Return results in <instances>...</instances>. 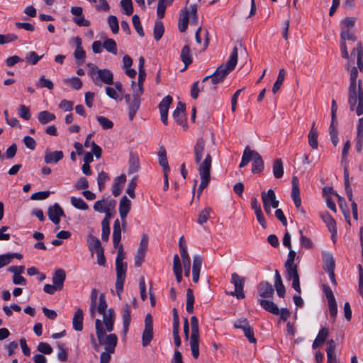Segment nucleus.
I'll use <instances>...</instances> for the list:
<instances>
[{"mask_svg": "<svg viewBox=\"0 0 363 363\" xmlns=\"http://www.w3.org/2000/svg\"><path fill=\"white\" fill-rule=\"evenodd\" d=\"M254 152H255V150H250L249 146H247L245 148V150L243 151L241 162L239 165L240 168L244 167L252 160V159L253 158Z\"/></svg>", "mask_w": 363, "mask_h": 363, "instance_id": "obj_43", "label": "nucleus"}, {"mask_svg": "<svg viewBox=\"0 0 363 363\" xmlns=\"http://www.w3.org/2000/svg\"><path fill=\"white\" fill-rule=\"evenodd\" d=\"M206 143L203 138H199L194 146V160L199 164L198 171L201 178V182L198 188V197L203 190L208 186L211 180V169L212 157L210 153L206 154L205 159L201 161L205 149Z\"/></svg>", "mask_w": 363, "mask_h": 363, "instance_id": "obj_1", "label": "nucleus"}, {"mask_svg": "<svg viewBox=\"0 0 363 363\" xmlns=\"http://www.w3.org/2000/svg\"><path fill=\"white\" fill-rule=\"evenodd\" d=\"M180 57L181 60L185 65L184 68L182 69V71H184L192 63V58L189 45H185L183 47L181 51Z\"/></svg>", "mask_w": 363, "mask_h": 363, "instance_id": "obj_35", "label": "nucleus"}, {"mask_svg": "<svg viewBox=\"0 0 363 363\" xmlns=\"http://www.w3.org/2000/svg\"><path fill=\"white\" fill-rule=\"evenodd\" d=\"M123 323L124 331L128 329L130 323V308L128 304H125L122 311Z\"/></svg>", "mask_w": 363, "mask_h": 363, "instance_id": "obj_48", "label": "nucleus"}, {"mask_svg": "<svg viewBox=\"0 0 363 363\" xmlns=\"http://www.w3.org/2000/svg\"><path fill=\"white\" fill-rule=\"evenodd\" d=\"M18 113L21 118L26 121L29 120L31 117L29 108L23 104L19 105Z\"/></svg>", "mask_w": 363, "mask_h": 363, "instance_id": "obj_64", "label": "nucleus"}, {"mask_svg": "<svg viewBox=\"0 0 363 363\" xmlns=\"http://www.w3.org/2000/svg\"><path fill=\"white\" fill-rule=\"evenodd\" d=\"M125 182L126 176L125 174H121V176L115 178L112 186V194L115 197L121 194L123 186Z\"/></svg>", "mask_w": 363, "mask_h": 363, "instance_id": "obj_27", "label": "nucleus"}, {"mask_svg": "<svg viewBox=\"0 0 363 363\" xmlns=\"http://www.w3.org/2000/svg\"><path fill=\"white\" fill-rule=\"evenodd\" d=\"M181 257H182V263H183V266H184V275L186 277H189L190 276V269H191L190 257L187 252L185 254H181Z\"/></svg>", "mask_w": 363, "mask_h": 363, "instance_id": "obj_59", "label": "nucleus"}, {"mask_svg": "<svg viewBox=\"0 0 363 363\" xmlns=\"http://www.w3.org/2000/svg\"><path fill=\"white\" fill-rule=\"evenodd\" d=\"M103 47L106 51L113 54H117V45L114 40L107 38L103 43Z\"/></svg>", "mask_w": 363, "mask_h": 363, "instance_id": "obj_57", "label": "nucleus"}, {"mask_svg": "<svg viewBox=\"0 0 363 363\" xmlns=\"http://www.w3.org/2000/svg\"><path fill=\"white\" fill-rule=\"evenodd\" d=\"M189 18L191 24L196 25L198 23L199 16L196 4H191L189 9L185 7L181 10L178 24L180 32L184 33L186 30Z\"/></svg>", "mask_w": 363, "mask_h": 363, "instance_id": "obj_5", "label": "nucleus"}, {"mask_svg": "<svg viewBox=\"0 0 363 363\" xmlns=\"http://www.w3.org/2000/svg\"><path fill=\"white\" fill-rule=\"evenodd\" d=\"M116 290L119 298H121V293L123 290V284L125 279V273L127 270L126 262H116Z\"/></svg>", "mask_w": 363, "mask_h": 363, "instance_id": "obj_9", "label": "nucleus"}, {"mask_svg": "<svg viewBox=\"0 0 363 363\" xmlns=\"http://www.w3.org/2000/svg\"><path fill=\"white\" fill-rule=\"evenodd\" d=\"M328 347L326 349L327 352V362L328 363H337L336 352H335V342H328Z\"/></svg>", "mask_w": 363, "mask_h": 363, "instance_id": "obj_38", "label": "nucleus"}, {"mask_svg": "<svg viewBox=\"0 0 363 363\" xmlns=\"http://www.w3.org/2000/svg\"><path fill=\"white\" fill-rule=\"evenodd\" d=\"M143 94H139L138 92L133 91V100L131 103L128 104V117L130 121H132L137 111H138L140 106V96Z\"/></svg>", "mask_w": 363, "mask_h": 363, "instance_id": "obj_20", "label": "nucleus"}, {"mask_svg": "<svg viewBox=\"0 0 363 363\" xmlns=\"http://www.w3.org/2000/svg\"><path fill=\"white\" fill-rule=\"evenodd\" d=\"M83 311L77 308L72 318L73 328L77 331H81L83 329Z\"/></svg>", "mask_w": 363, "mask_h": 363, "instance_id": "obj_29", "label": "nucleus"}, {"mask_svg": "<svg viewBox=\"0 0 363 363\" xmlns=\"http://www.w3.org/2000/svg\"><path fill=\"white\" fill-rule=\"evenodd\" d=\"M320 217L323 221L325 223L328 230L331 233L332 237L337 235L336 222L333 217L328 213L325 212L321 213Z\"/></svg>", "mask_w": 363, "mask_h": 363, "instance_id": "obj_25", "label": "nucleus"}, {"mask_svg": "<svg viewBox=\"0 0 363 363\" xmlns=\"http://www.w3.org/2000/svg\"><path fill=\"white\" fill-rule=\"evenodd\" d=\"M357 68L350 69V86L348 88L347 102L351 111H355L359 116L363 114V87L361 79L357 80Z\"/></svg>", "mask_w": 363, "mask_h": 363, "instance_id": "obj_2", "label": "nucleus"}, {"mask_svg": "<svg viewBox=\"0 0 363 363\" xmlns=\"http://www.w3.org/2000/svg\"><path fill=\"white\" fill-rule=\"evenodd\" d=\"M64 157L61 150L51 152L48 148L45 152L44 160L46 164H56Z\"/></svg>", "mask_w": 363, "mask_h": 363, "instance_id": "obj_23", "label": "nucleus"}, {"mask_svg": "<svg viewBox=\"0 0 363 363\" xmlns=\"http://www.w3.org/2000/svg\"><path fill=\"white\" fill-rule=\"evenodd\" d=\"M55 115L48 111H40L38 115V121L43 125L55 120Z\"/></svg>", "mask_w": 363, "mask_h": 363, "instance_id": "obj_46", "label": "nucleus"}, {"mask_svg": "<svg viewBox=\"0 0 363 363\" xmlns=\"http://www.w3.org/2000/svg\"><path fill=\"white\" fill-rule=\"evenodd\" d=\"M238 50L235 46L231 52L230 59L225 62L221 64L217 67L214 73L219 77L222 80L225 78L235 68L238 63Z\"/></svg>", "mask_w": 363, "mask_h": 363, "instance_id": "obj_7", "label": "nucleus"}, {"mask_svg": "<svg viewBox=\"0 0 363 363\" xmlns=\"http://www.w3.org/2000/svg\"><path fill=\"white\" fill-rule=\"evenodd\" d=\"M164 32V27L162 21L157 20L154 26V38L155 40H160Z\"/></svg>", "mask_w": 363, "mask_h": 363, "instance_id": "obj_54", "label": "nucleus"}, {"mask_svg": "<svg viewBox=\"0 0 363 363\" xmlns=\"http://www.w3.org/2000/svg\"><path fill=\"white\" fill-rule=\"evenodd\" d=\"M191 340H199V323L196 317L192 316L191 318Z\"/></svg>", "mask_w": 363, "mask_h": 363, "instance_id": "obj_56", "label": "nucleus"}, {"mask_svg": "<svg viewBox=\"0 0 363 363\" xmlns=\"http://www.w3.org/2000/svg\"><path fill=\"white\" fill-rule=\"evenodd\" d=\"M71 203L76 208L80 210H87L89 208L88 205L84 202V201L82 198H76L74 196H72L71 198Z\"/></svg>", "mask_w": 363, "mask_h": 363, "instance_id": "obj_63", "label": "nucleus"}, {"mask_svg": "<svg viewBox=\"0 0 363 363\" xmlns=\"http://www.w3.org/2000/svg\"><path fill=\"white\" fill-rule=\"evenodd\" d=\"M254 152H255V150H250L249 146H247L245 148V150L243 151L241 162L239 165L240 168L244 167L252 160V159L253 158Z\"/></svg>", "mask_w": 363, "mask_h": 363, "instance_id": "obj_45", "label": "nucleus"}, {"mask_svg": "<svg viewBox=\"0 0 363 363\" xmlns=\"http://www.w3.org/2000/svg\"><path fill=\"white\" fill-rule=\"evenodd\" d=\"M173 272L177 282H181L182 280V267L180 258L177 254H175L173 258Z\"/></svg>", "mask_w": 363, "mask_h": 363, "instance_id": "obj_32", "label": "nucleus"}, {"mask_svg": "<svg viewBox=\"0 0 363 363\" xmlns=\"http://www.w3.org/2000/svg\"><path fill=\"white\" fill-rule=\"evenodd\" d=\"M121 239V227L118 219H116L113 223V244L116 249L118 250L116 262H124L125 252L123 245L120 243Z\"/></svg>", "mask_w": 363, "mask_h": 363, "instance_id": "obj_8", "label": "nucleus"}, {"mask_svg": "<svg viewBox=\"0 0 363 363\" xmlns=\"http://www.w3.org/2000/svg\"><path fill=\"white\" fill-rule=\"evenodd\" d=\"M35 85L38 88H47L49 90H52L54 88L52 82L45 78L44 75H42L39 80L35 83Z\"/></svg>", "mask_w": 363, "mask_h": 363, "instance_id": "obj_58", "label": "nucleus"}, {"mask_svg": "<svg viewBox=\"0 0 363 363\" xmlns=\"http://www.w3.org/2000/svg\"><path fill=\"white\" fill-rule=\"evenodd\" d=\"M323 259L324 262L323 268L325 272L335 270V259L333 255L330 252L323 253Z\"/></svg>", "mask_w": 363, "mask_h": 363, "instance_id": "obj_34", "label": "nucleus"}, {"mask_svg": "<svg viewBox=\"0 0 363 363\" xmlns=\"http://www.w3.org/2000/svg\"><path fill=\"white\" fill-rule=\"evenodd\" d=\"M86 66L88 74L96 86H101V82L108 85L113 84V74L109 69H99L92 63H88Z\"/></svg>", "mask_w": 363, "mask_h": 363, "instance_id": "obj_4", "label": "nucleus"}, {"mask_svg": "<svg viewBox=\"0 0 363 363\" xmlns=\"http://www.w3.org/2000/svg\"><path fill=\"white\" fill-rule=\"evenodd\" d=\"M323 290L328 300L330 316L333 319H335L337 314V307L333 292L330 287L326 284L323 286Z\"/></svg>", "mask_w": 363, "mask_h": 363, "instance_id": "obj_12", "label": "nucleus"}, {"mask_svg": "<svg viewBox=\"0 0 363 363\" xmlns=\"http://www.w3.org/2000/svg\"><path fill=\"white\" fill-rule=\"evenodd\" d=\"M179 319L176 308L173 309V337L174 340H181L179 335Z\"/></svg>", "mask_w": 363, "mask_h": 363, "instance_id": "obj_51", "label": "nucleus"}, {"mask_svg": "<svg viewBox=\"0 0 363 363\" xmlns=\"http://www.w3.org/2000/svg\"><path fill=\"white\" fill-rule=\"evenodd\" d=\"M291 199H293L296 208L303 214L305 213L304 209L301 207V199L300 197V190L298 188V180L296 177H293L291 180Z\"/></svg>", "mask_w": 363, "mask_h": 363, "instance_id": "obj_14", "label": "nucleus"}, {"mask_svg": "<svg viewBox=\"0 0 363 363\" xmlns=\"http://www.w3.org/2000/svg\"><path fill=\"white\" fill-rule=\"evenodd\" d=\"M116 205V201L108 197L101 200L96 201L94 204V211L99 213H103L108 211V210H113Z\"/></svg>", "mask_w": 363, "mask_h": 363, "instance_id": "obj_15", "label": "nucleus"}, {"mask_svg": "<svg viewBox=\"0 0 363 363\" xmlns=\"http://www.w3.org/2000/svg\"><path fill=\"white\" fill-rule=\"evenodd\" d=\"M273 174L277 179L282 177L284 174V166L281 159H276L274 161Z\"/></svg>", "mask_w": 363, "mask_h": 363, "instance_id": "obj_50", "label": "nucleus"}, {"mask_svg": "<svg viewBox=\"0 0 363 363\" xmlns=\"http://www.w3.org/2000/svg\"><path fill=\"white\" fill-rule=\"evenodd\" d=\"M287 273V279L289 280H292V287L298 293H301V286L299 282V275L298 273V269L286 272Z\"/></svg>", "mask_w": 363, "mask_h": 363, "instance_id": "obj_36", "label": "nucleus"}, {"mask_svg": "<svg viewBox=\"0 0 363 363\" xmlns=\"http://www.w3.org/2000/svg\"><path fill=\"white\" fill-rule=\"evenodd\" d=\"M194 296L191 289L186 290V310L188 313L191 314L194 312Z\"/></svg>", "mask_w": 363, "mask_h": 363, "instance_id": "obj_53", "label": "nucleus"}, {"mask_svg": "<svg viewBox=\"0 0 363 363\" xmlns=\"http://www.w3.org/2000/svg\"><path fill=\"white\" fill-rule=\"evenodd\" d=\"M96 308L98 312L103 315V321L96 319L95 322L98 340H102L106 332H111L113 329L115 313L113 308H109L107 311V303L104 294H101L99 296Z\"/></svg>", "mask_w": 363, "mask_h": 363, "instance_id": "obj_3", "label": "nucleus"}, {"mask_svg": "<svg viewBox=\"0 0 363 363\" xmlns=\"http://www.w3.org/2000/svg\"><path fill=\"white\" fill-rule=\"evenodd\" d=\"M286 72L284 69H281L279 72V74L277 77V79L276 82H274L273 87H272V91L274 94L277 93L281 88L284 79H285Z\"/></svg>", "mask_w": 363, "mask_h": 363, "instance_id": "obj_55", "label": "nucleus"}, {"mask_svg": "<svg viewBox=\"0 0 363 363\" xmlns=\"http://www.w3.org/2000/svg\"><path fill=\"white\" fill-rule=\"evenodd\" d=\"M159 164L162 167L163 172H169L170 168L168 164L166 150L164 147H160L158 153Z\"/></svg>", "mask_w": 363, "mask_h": 363, "instance_id": "obj_40", "label": "nucleus"}, {"mask_svg": "<svg viewBox=\"0 0 363 363\" xmlns=\"http://www.w3.org/2000/svg\"><path fill=\"white\" fill-rule=\"evenodd\" d=\"M86 241L89 246V249L92 252L94 250L98 251L100 249H103L101 247V243L99 238L93 235L89 234L87 236Z\"/></svg>", "mask_w": 363, "mask_h": 363, "instance_id": "obj_39", "label": "nucleus"}, {"mask_svg": "<svg viewBox=\"0 0 363 363\" xmlns=\"http://www.w3.org/2000/svg\"><path fill=\"white\" fill-rule=\"evenodd\" d=\"M202 262L203 259L201 256L196 255L194 257L192 266V279L194 283H197L199 280Z\"/></svg>", "mask_w": 363, "mask_h": 363, "instance_id": "obj_24", "label": "nucleus"}, {"mask_svg": "<svg viewBox=\"0 0 363 363\" xmlns=\"http://www.w3.org/2000/svg\"><path fill=\"white\" fill-rule=\"evenodd\" d=\"M131 201L126 196H122L119 203V214L122 220V225L124 228L126 225L125 218L130 210Z\"/></svg>", "mask_w": 363, "mask_h": 363, "instance_id": "obj_19", "label": "nucleus"}, {"mask_svg": "<svg viewBox=\"0 0 363 363\" xmlns=\"http://www.w3.org/2000/svg\"><path fill=\"white\" fill-rule=\"evenodd\" d=\"M48 216L50 220L55 225H58L60 223V217L65 216L63 209L57 203L49 207Z\"/></svg>", "mask_w": 363, "mask_h": 363, "instance_id": "obj_18", "label": "nucleus"}, {"mask_svg": "<svg viewBox=\"0 0 363 363\" xmlns=\"http://www.w3.org/2000/svg\"><path fill=\"white\" fill-rule=\"evenodd\" d=\"M354 52H357V65L360 70V72H363V47L360 42H359L357 45V47L353 49L352 54Z\"/></svg>", "mask_w": 363, "mask_h": 363, "instance_id": "obj_42", "label": "nucleus"}, {"mask_svg": "<svg viewBox=\"0 0 363 363\" xmlns=\"http://www.w3.org/2000/svg\"><path fill=\"white\" fill-rule=\"evenodd\" d=\"M253 154V158L252 159V173H260L264 169V161L261 155L257 151L255 150V152Z\"/></svg>", "mask_w": 363, "mask_h": 363, "instance_id": "obj_26", "label": "nucleus"}, {"mask_svg": "<svg viewBox=\"0 0 363 363\" xmlns=\"http://www.w3.org/2000/svg\"><path fill=\"white\" fill-rule=\"evenodd\" d=\"M234 326L236 328L242 329L248 340H256V339L254 337L253 329L251 328L249 322L246 318H240L237 320L234 323Z\"/></svg>", "mask_w": 363, "mask_h": 363, "instance_id": "obj_17", "label": "nucleus"}, {"mask_svg": "<svg viewBox=\"0 0 363 363\" xmlns=\"http://www.w3.org/2000/svg\"><path fill=\"white\" fill-rule=\"evenodd\" d=\"M186 105L185 104L179 101L177 104V106L173 112V118L177 122V123L182 127L186 126Z\"/></svg>", "mask_w": 363, "mask_h": 363, "instance_id": "obj_16", "label": "nucleus"}, {"mask_svg": "<svg viewBox=\"0 0 363 363\" xmlns=\"http://www.w3.org/2000/svg\"><path fill=\"white\" fill-rule=\"evenodd\" d=\"M43 55L39 56L35 51H30L26 55L25 60L27 63L35 65L43 57Z\"/></svg>", "mask_w": 363, "mask_h": 363, "instance_id": "obj_62", "label": "nucleus"}, {"mask_svg": "<svg viewBox=\"0 0 363 363\" xmlns=\"http://www.w3.org/2000/svg\"><path fill=\"white\" fill-rule=\"evenodd\" d=\"M173 1L174 0H159L157 8V16L158 18L161 19L164 18L167 6L170 5Z\"/></svg>", "mask_w": 363, "mask_h": 363, "instance_id": "obj_47", "label": "nucleus"}, {"mask_svg": "<svg viewBox=\"0 0 363 363\" xmlns=\"http://www.w3.org/2000/svg\"><path fill=\"white\" fill-rule=\"evenodd\" d=\"M74 41H75L77 48L74 52V56L77 60L80 61L79 62H78V65H82L84 62L86 53L82 46L81 38L79 37H77L75 38Z\"/></svg>", "mask_w": 363, "mask_h": 363, "instance_id": "obj_30", "label": "nucleus"}, {"mask_svg": "<svg viewBox=\"0 0 363 363\" xmlns=\"http://www.w3.org/2000/svg\"><path fill=\"white\" fill-rule=\"evenodd\" d=\"M254 152H255V150H250L249 146H247L245 148V150L243 151L241 162L239 165L240 168L244 167L252 160V159L253 158Z\"/></svg>", "mask_w": 363, "mask_h": 363, "instance_id": "obj_44", "label": "nucleus"}, {"mask_svg": "<svg viewBox=\"0 0 363 363\" xmlns=\"http://www.w3.org/2000/svg\"><path fill=\"white\" fill-rule=\"evenodd\" d=\"M223 82V80L213 72L211 74L205 77L202 79L201 83L203 84V86H201V91H215L217 89V85Z\"/></svg>", "mask_w": 363, "mask_h": 363, "instance_id": "obj_13", "label": "nucleus"}, {"mask_svg": "<svg viewBox=\"0 0 363 363\" xmlns=\"http://www.w3.org/2000/svg\"><path fill=\"white\" fill-rule=\"evenodd\" d=\"M263 205L271 206V203L276 198L275 192L273 189H269L267 192L262 191L261 194Z\"/></svg>", "mask_w": 363, "mask_h": 363, "instance_id": "obj_52", "label": "nucleus"}, {"mask_svg": "<svg viewBox=\"0 0 363 363\" xmlns=\"http://www.w3.org/2000/svg\"><path fill=\"white\" fill-rule=\"evenodd\" d=\"M96 352H100V363H109L117 342H91Z\"/></svg>", "mask_w": 363, "mask_h": 363, "instance_id": "obj_6", "label": "nucleus"}, {"mask_svg": "<svg viewBox=\"0 0 363 363\" xmlns=\"http://www.w3.org/2000/svg\"><path fill=\"white\" fill-rule=\"evenodd\" d=\"M230 282L234 285L235 291H230L228 294L232 296H235L238 299L244 298L245 294L243 289L245 285V278L240 277L237 273H233L231 275Z\"/></svg>", "mask_w": 363, "mask_h": 363, "instance_id": "obj_10", "label": "nucleus"}, {"mask_svg": "<svg viewBox=\"0 0 363 363\" xmlns=\"http://www.w3.org/2000/svg\"><path fill=\"white\" fill-rule=\"evenodd\" d=\"M144 65L145 59L143 56H141L139 58L138 85L136 86V84L134 81L132 82L133 91L138 92L139 94H143L144 91L143 83L146 77Z\"/></svg>", "mask_w": 363, "mask_h": 363, "instance_id": "obj_11", "label": "nucleus"}, {"mask_svg": "<svg viewBox=\"0 0 363 363\" xmlns=\"http://www.w3.org/2000/svg\"><path fill=\"white\" fill-rule=\"evenodd\" d=\"M172 97L169 95L166 96L162 99L159 104L160 112H167L169 111V108L172 103Z\"/></svg>", "mask_w": 363, "mask_h": 363, "instance_id": "obj_61", "label": "nucleus"}, {"mask_svg": "<svg viewBox=\"0 0 363 363\" xmlns=\"http://www.w3.org/2000/svg\"><path fill=\"white\" fill-rule=\"evenodd\" d=\"M257 290L261 299L272 298L274 290L271 284L267 281H262L257 285Z\"/></svg>", "mask_w": 363, "mask_h": 363, "instance_id": "obj_22", "label": "nucleus"}, {"mask_svg": "<svg viewBox=\"0 0 363 363\" xmlns=\"http://www.w3.org/2000/svg\"><path fill=\"white\" fill-rule=\"evenodd\" d=\"M308 144L313 149L316 150L318 147V131L313 130H310L308 135Z\"/></svg>", "mask_w": 363, "mask_h": 363, "instance_id": "obj_60", "label": "nucleus"}, {"mask_svg": "<svg viewBox=\"0 0 363 363\" xmlns=\"http://www.w3.org/2000/svg\"><path fill=\"white\" fill-rule=\"evenodd\" d=\"M260 306L267 311L274 314H279V309L276 303L269 300L259 299Z\"/></svg>", "mask_w": 363, "mask_h": 363, "instance_id": "obj_33", "label": "nucleus"}, {"mask_svg": "<svg viewBox=\"0 0 363 363\" xmlns=\"http://www.w3.org/2000/svg\"><path fill=\"white\" fill-rule=\"evenodd\" d=\"M153 337V318L148 313L145 318V329L143 332L142 340H152Z\"/></svg>", "mask_w": 363, "mask_h": 363, "instance_id": "obj_21", "label": "nucleus"}, {"mask_svg": "<svg viewBox=\"0 0 363 363\" xmlns=\"http://www.w3.org/2000/svg\"><path fill=\"white\" fill-rule=\"evenodd\" d=\"M13 258L21 259L23 255L18 252H10L0 255V269L9 264Z\"/></svg>", "mask_w": 363, "mask_h": 363, "instance_id": "obj_31", "label": "nucleus"}, {"mask_svg": "<svg viewBox=\"0 0 363 363\" xmlns=\"http://www.w3.org/2000/svg\"><path fill=\"white\" fill-rule=\"evenodd\" d=\"M289 255H288V258L285 262V268H286V272L296 270L298 268L297 265L296 264H294V259H295L296 253L295 251L291 250V248L289 249Z\"/></svg>", "mask_w": 363, "mask_h": 363, "instance_id": "obj_41", "label": "nucleus"}, {"mask_svg": "<svg viewBox=\"0 0 363 363\" xmlns=\"http://www.w3.org/2000/svg\"><path fill=\"white\" fill-rule=\"evenodd\" d=\"M65 279L66 274L65 270L62 269H58L54 272L52 280V283L62 290Z\"/></svg>", "mask_w": 363, "mask_h": 363, "instance_id": "obj_28", "label": "nucleus"}, {"mask_svg": "<svg viewBox=\"0 0 363 363\" xmlns=\"http://www.w3.org/2000/svg\"><path fill=\"white\" fill-rule=\"evenodd\" d=\"M211 213H213V209L209 206H206L203 210L199 213L197 223L199 225L206 223L209 219L210 214Z\"/></svg>", "mask_w": 363, "mask_h": 363, "instance_id": "obj_49", "label": "nucleus"}, {"mask_svg": "<svg viewBox=\"0 0 363 363\" xmlns=\"http://www.w3.org/2000/svg\"><path fill=\"white\" fill-rule=\"evenodd\" d=\"M201 32V27L200 26L196 32L195 38H196V43L201 46V50L204 51V50H206V49L207 48V47L208 46V44H209L208 32V30L205 31V34H204L205 39H204L203 43H202L201 38L200 36Z\"/></svg>", "mask_w": 363, "mask_h": 363, "instance_id": "obj_37", "label": "nucleus"}]
</instances>
